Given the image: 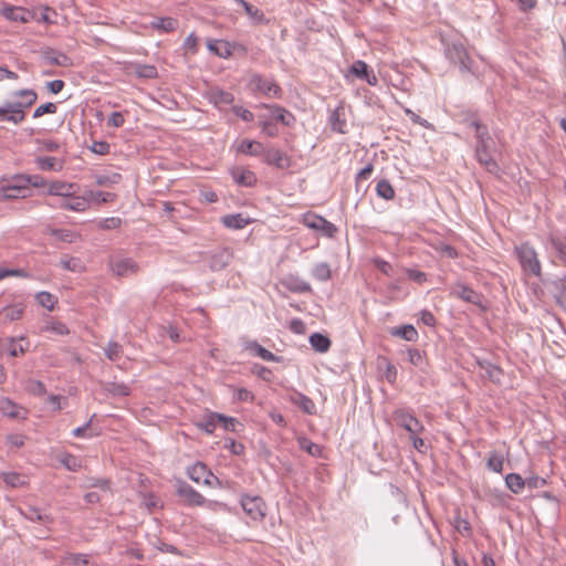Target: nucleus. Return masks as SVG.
I'll list each match as a JSON object with an SVG mask.
<instances>
[{
	"label": "nucleus",
	"mask_w": 566,
	"mask_h": 566,
	"mask_svg": "<svg viewBox=\"0 0 566 566\" xmlns=\"http://www.w3.org/2000/svg\"><path fill=\"white\" fill-rule=\"evenodd\" d=\"M245 349L249 350L252 355L262 358L265 361H281L282 357L274 355L266 348L262 347L258 342L251 340L245 344Z\"/></svg>",
	"instance_id": "22"
},
{
	"label": "nucleus",
	"mask_w": 566,
	"mask_h": 566,
	"mask_svg": "<svg viewBox=\"0 0 566 566\" xmlns=\"http://www.w3.org/2000/svg\"><path fill=\"white\" fill-rule=\"evenodd\" d=\"M25 178V175H19L12 178L11 182L9 184L10 190H18V192L27 193L30 189L29 184H24L22 180Z\"/></svg>",
	"instance_id": "52"
},
{
	"label": "nucleus",
	"mask_w": 566,
	"mask_h": 566,
	"mask_svg": "<svg viewBox=\"0 0 566 566\" xmlns=\"http://www.w3.org/2000/svg\"><path fill=\"white\" fill-rule=\"evenodd\" d=\"M221 221L224 227L234 230L243 229L249 223V219L242 213L227 214L222 217Z\"/></svg>",
	"instance_id": "26"
},
{
	"label": "nucleus",
	"mask_w": 566,
	"mask_h": 566,
	"mask_svg": "<svg viewBox=\"0 0 566 566\" xmlns=\"http://www.w3.org/2000/svg\"><path fill=\"white\" fill-rule=\"evenodd\" d=\"M0 13L7 20L20 23H27L31 19L30 12L20 7L4 6Z\"/></svg>",
	"instance_id": "18"
},
{
	"label": "nucleus",
	"mask_w": 566,
	"mask_h": 566,
	"mask_svg": "<svg viewBox=\"0 0 566 566\" xmlns=\"http://www.w3.org/2000/svg\"><path fill=\"white\" fill-rule=\"evenodd\" d=\"M265 147L261 142L252 139H242L237 145V153L248 156L259 157L264 153Z\"/></svg>",
	"instance_id": "20"
},
{
	"label": "nucleus",
	"mask_w": 566,
	"mask_h": 566,
	"mask_svg": "<svg viewBox=\"0 0 566 566\" xmlns=\"http://www.w3.org/2000/svg\"><path fill=\"white\" fill-rule=\"evenodd\" d=\"M122 219L118 217H109L98 221V228L103 230L118 229L122 226Z\"/></svg>",
	"instance_id": "53"
},
{
	"label": "nucleus",
	"mask_w": 566,
	"mask_h": 566,
	"mask_svg": "<svg viewBox=\"0 0 566 566\" xmlns=\"http://www.w3.org/2000/svg\"><path fill=\"white\" fill-rule=\"evenodd\" d=\"M369 71V67L366 62L361 60L355 61L349 67V73L355 75L356 77L363 80L366 73Z\"/></svg>",
	"instance_id": "48"
},
{
	"label": "nucleus",
	"mask_w": 566,
	"mask_h": 566,
	"mask_svg": "<svg viewBox=\"0 0 566 566\" xmlns=\"http://www.w3.org/2000/svg\"><path fill=\"white\" fill-rule=\"evenodd\" d=\"M0 122H10L17 125L22 123V116L19 115L18 117L15 114L8 109L6 104H3L0 106Z\"/></svg>",
	"instance_id": "50"
},
{
	"label": "nucleus",
	"mask_w": 566,
	"mask_h": 566,
	"mask_svg": "<svg viewBox=\"0 0 566 566\" xmlns=\"http://www.w3.org/2000/svg\"><path fill=\"white\" fill-rule=\"evenodd\" d=\"M263 161L266 165L274 166L277 169H286L291 166L290 157L276 148H265Z\"/></svg>",
	"instance_id": "12"
},
{
	"label": "nucleus",
	"mask_w": 566,
	"mask_h": 566,
	"mask_svg": "<svg viewBox=\"0 0 566 566\" xmlns=\"http://www.w3.org/2000/svg\"><path fill=\"white\" fill-rule=\"evenodd\" d=\"M311 346L318 353H325L331 347V340L327 336L321 333H314L310 336Z\"/></svg>",
	"instance_id": "32"
},
{
	"label": "nucleus",
	"mask_w": 566,
	"mask_h": 566,
	"mask_svg": "<svg viewBox=\"0 0 566 566\" xmlns=\"http://www.w3.org/2000/svg\"><path fill=\"white\" fill-rule=\"evenodd\" d=\"M35 298L42 307H44L49 311H52L56 303V297L53 294H51L49 292H44V291L39 292L36 294Z\"/></svg>",
	"instance_id": "44"
},
{
	"label": "nucleus",
	"mask_w": 566,
	"mask_h": 566,
	"mask_svg": "<svg viewBox=\"0 0 566 566\" xmlns=\"http://www.w3.org/2000/svg\"><path fill=\"white\" fill-rule=\"evenodd\" d=\"M57 207L64 210L84 212L90 209V198L86 197V193L83 196L69 195L61 199Z\"/></svg>",
	"instance_id": "10"
},
{
	"label": "nucleus",
	"mask_w": 566,
	"mask_h": 566,
	"mask_svg": "<svg viewBox=\"0 0 566 566\" xmlns=\"http://www.w3.org/2000/svg\"><path fill=\"white\" fill-rule=\"evenodd\" d=\"M298 446L302 450H304L305 452L313 457H319L322 454V448L317 443H314L313 441L308 440L307 438L298 439Z\"/></svg>",
	"instance_id": "42"
},
{
	"label": "nucleus",
	"mask_w": 566,
	"mask_h": 566,
	"mask_svg": "<svg viewBox=\"0 0 566 566\" xmlns=\"http://www.w3.org/2000/svg\"><path fill=\"white\" fill-rule=\"evenodd\" d=\"M93 178L94 182L101 187H109L118 184L122 180V176L117 172H113L111 175L95 174Z\"/></svg>",
	"instance_id": "35"
},
{
	"label": "nucleus",
	"mask_w": 566,
	"mask_h": 566,
	"mask_svg": "<svg viewBox=\"0 0 566 566\" xmlns=\"http://www.w3.org/2000/svg\"><path fill=\"white\" fill-rule=\"evenodd\" d=\"M390 335L400 337L407 342H417L419 337L417 329L410 324L392 327L390 329Z\"/></svg>",
	"instance_id": "25"
},
{
	"label": "nucleus",
	"mask_w": 566,
	"mask_h": 566,
	"mask_svg": "<svg viewBox=\"0 0 566 566\" xmlns=\"http://www.w3.org/2000/svg\"><path fill=\"white\" fill-rule=\"evenodd\" d=\"M25 517L33 522H45L48 520V515L43 514L38 507H29Z\"/></svg>",
	"instance_id": "63"
},
{
	"label": "nucleus",
	"mask_w": 566,
	"mask_h": 566,
	"mask_svg": "<svg viewBox=\"0 0 566 566\" xmlns=\"http://www.w3.org/2000/svg\"><path fill=\"white\" fill-rule=\"evenodd\" d=\"M125 118L122 112H113L107 118V126L119 128L124 125Z\"/></svg>",
	"instance_id": "62"
},
{
	"label": "nucleus",
	"mask_w": 566,
	"mask_h": 566,
	"mask_svg": "<svg viewBox=\"0 0 566 566\" xmlns=\"http://www.w3.org/2000/svg\"><path fill=\"white\" fill-rule=\"evenodd\" d=\"M323 219L324 218L318 214L307 212L303 214L302 222L305 227L310 229L318 230L319 223L322 222Z\"/></svg>",
	"instance_id": "47"
},
{
	"label": "nucleus",
	"mask_w": 566,
	"mask_h": 566,
	"mask_svg": "<svg viewBox=\"0 0 566 566\" xmlns=\"http://www.w3.org/2000/svg\"><path fill=\"white\" fill-rule=\"evenodd\" d=\"M408 360L411 365L420 367L423 364L424 357L419 349L410 348L408 349Z\"/></svg>",
	"instance_id": "61"
},
{
	"label": "nucleus",
	"mask_w": 566,
	"mask_h": 566,
	"mask_svg": "<svg viewBox=\"0 0 566 566\" xmlns=\"http://www.w3.org/2000/svg\"><path fill=\"white\" fill-rule=\"evenodd\" d=\"M454 294L468 303H471V304L480 303V298H481L480 294L467 285H458V289L454 292Z\"/></svg>",
	"instance_id": "31"
},
{
	"label": "nucleus",
	"mask_w": 566,
	"mask_h": 566,
	"mask_svg": "<svg viewBox=\"0 0 566 566\" xmlns=\"http://www.w3.org/2000/svg\"><path fill=\"white\" fill-rule=\"evenodd\" d=\"M111 268L113 273L119 277L136 274L139 270L137 262L130 258L115 259L112 261Z\"/></svg>",
	"instance_id": "11"
},
{
	"label": "nucleus",
	"mask_w": 566,
	"mask_h": 566,
	"mask_svg": "<svg viewBox=\"0 0 566 566\" xmlns=\"http://www.w3.org/2000/svg\"><path fill=\"white\" fill-rule=\"evenodd\" d=\"M44 331L54 333L56 335H67L70 333L67 326L64 323L59 322V321L49 322L44 326Z\"/></svg>",
	"instance_id": "49"
},
{
	"label": "nucleus",
	"mask_w": 566,
	"mask_h": 566,
	"mask_svg": "<svg viewBox=\"0 0 566 566\" xmlns=\"http://www.w3.org/2000/svg\"><path fill=\"white\" fill-rule=\"evenodd\" d=\"M514 253L524 273L533 276H541L542 264L537 252L528 242L521 243L514 249Z\"/></svg>",
	"instance_id": "2"
},
{
	"label": "nucleus",
	"mask_w": 566,
	"mask_h": 566,
	"mask_svg": "<svg viewBox=\"0 0 566 566\" xmlns=\"http://www.w3.org/2000/svg\"><path fill=\"white\" fill-rule=\"evenodd\" d=\"M176 494L185 506H203L207 505L210 510L217 507H226V504L217 501H207L205 496L193 489L189 483L182 480H177L175 483Z\"/></svg>",
	"instance_id": "1"
},
{
	"label": "nucleus",
	"mask_w": 566,
	"mask_h": 566,
	"mask_svg": "<svg viewBox=\"0 0 566 566\" xmlns=\"http://www.w3.org/2000/svg\"><path fill=\"white\" fill-rule=\"evenodd\" d=\"M504 464V457L495 451L489 454L486 468L495 473H502Z\"/></svg>",
	"instance_id": "39"
},
{
	"label": "nucleus",
	"mask_w": 566,
	"mask_h": 566,
	"mask_svg": "<svg viewBox=\"0 0 566 566\" xmlns=\"http://www.w3.org/2000/svg\"><path fill=\"white\" fill-rule=\"evenodd\" d=\"M22 180L24 184H29V187L32 186L34 188H41L46 185L44 177L41 175H25V178Z\"/></svg>",
	"instance_id": "64"
},
{
	"label": "nucleus",
	"mask_w": 566,
	"mask_h": 566,
	"mask_svg": "<svg viewBox=\"0 0 566 566\" xmlns=\"http://www.w3.org/2000/svg\"><path fill=\"white\" fill-rule=\"evenodd\" d=\"M230 174L234 182L241 187H252L258 181L255 174L244 167H234L230 170Z\"/></svg>",
	"instance_id": "14"
},
{
	"label": "nucleus",
	"mask_w": 566,
	"mask_h": 566,
	"mask_svg": "<svg viewBox=\"0 0 566 566\" xmlns=\"http://www.w3.org/2000/svg\"><path fill=\"white\" fill-rule=\"evenodd\" d=\"M25 311L23 303H15L4 306L0 310V322L2 324H9L22 318Z\"/></svg>",
	"instance_id": "16"
},
{
	"label": "nucleus",
	"mask_w": 566,
	"mask_h": 566,
	"mask_svg": "<svg viewBox=\"0 0 566 566\" xmlns=\"http://www.w3.org/2000/svg\"><path fill=\"white\" fill-rule=\"evenodd\" d=\"M187 475L196 483H203L211 486L213 481L218 485L221 484L220 480L207 468L202 462H197L187 469Z\"/></svg>",
	"instance_id": "8"
},
{
	"label": "nucleus",
	"mask_w": 566,
	"mask_h": 566,
	"mask_svg": "<svg viewBox=\"0 0 566 566\" xmlns=\"http://www.w3.org/2000/svg\"><path fill=\"white\" fill-rule=\"evenodd\" d=\"M45 233L53 237L55 240L61 242H73L77 237L76 233L70 229H55L48 227Z\"/></svg>",
	"instance_id": "27"
},
{
	"label": "nucleus",
	"mask_w": 566,
	"mask_h": 566,
	"mask_svg": "<svg viewBox=\"0 0 566 566\" xmlns=\"http://www.w3.org/2000/svg\"><path fill=\"white\" fill-rule=\"evenodd\" d=\"M107 391L116 397H126L130 394V388L123 382H111L107 386Z\"/></svg>",
	"instance_id": "46"
},
{
	"label": "nucleus",
	"mask_w": 566,
	"mask_h": 566,
	"mask_svg": "<svg viewBox=\"0 0 566 566\" xmlns=\"http://www.w3.org/2000/svg\"><path fill=\"white\" fill-rule=\"evenodd\" d=\"M104 352L105 356L112 361H117L123 354L122 345L117 342H109Z\"/></svg>",
	"instance_id": "45"
},
{
	"label": "nucleus",
	"mask_w": 566,
	"mask_h": 566,
	"mask_svg": "<svg viewBox=\"0 0 566 566\" xmlns=\"http://www.w3.org/2000/svg\"><path fill=\"white\" fill-rule=\"evenodd\" d=\"M392 419L397 426L403 428L409 436L420 434L424 430L423 424L417 419L412 411L407 408H399L392 412Z\"/></svg>",
	"instance_id": "3"
},
{
	"label": "nucleus",
	"mask_w": 566,
	"mask_h": 566,
	"mask_svg": "<svg viewBox=\"0 0 566 566\" xmlns=\"http://www.w3.org/2000/svg\"><path fill=\"white\" fill-rule=\"evenodd\" d=\"M2 479L7 485L14 489L23 488L28 484L27 478L17 472H4L2 473Z\"/></svg>",
	"instance_id": "34"
},
{
	"label": "nucleus",
	"mask_w": 566,
	"mask_h": 566,
	"mask_svg": "<svg viewBox=\"0 0 566 566\" xmlns=\"http://www.w3.org/2000/svg\"><path fill=\"white\" fill-rule=\"evenodd\" d=\"M56 111H57L56 105L52 102H48V103L42 104L35 108V111L33 113V117L38 118L45 114H55Z\"/></svg>",
	"instance_id": "55"
},
{
	"label": "nucleus",
	"mask_w": 566,
	"mask_h": 566,
	"mask_svg": "<svg viewBox=\"0 0 566 566\" xmlns=\"http://www.w3.org/2000/svg\"><path fill=\"white\" fill-rule=\"evenodd\" d=\"M376 192L385 200H391L395 197V189L387 179H381L377 182Z\"/></svg>",
	"instance_id": "38"
},
{
	"label": "nucleus",
	"mask_w": 566,
	"mask_h": 566,
	"mask_svg": "<svg viewBox=\"0 0 566 566\" xmlns=\"http://www.w3.org/2000/svg\"><path fill=\"white\" fill-rule=\"evenodd\" d=\"M78 189V186L76 184L66 182V181H52L48 186V195L55 196V197H65L69 195H73Z\"/></svg>",
	"instance_id": "21"
},
{
	"label": "nucleus",
	"mask_w": 566,
	"mask_h": 566,
	"mask_svg": "<svg viewBox=\"0 0 566 566\" xmlns=\"http://www.w3.org/2000/svg\"><path fill=\"white\" fill-rule=\"evenodd\" d=\"M22 342H25V338L22 337L19 340L11 339L8 347V352L11 356L17 357L27 350V348L22 345Z\"/></svg>",
	"instance_id": "56"
},
{
	"label": "nucleus",
	"mask_w": 566,
	"mask_h": 566,
	"mask_svg": "<svg viewBox=\"0 0 566 566\" xmlns=\"http://www.w3.org/2000/svg\"><path fill=\"white\" fill-rule=\"evenodd\" d=\"M13 96H19V97H28V102H7L4 103L6 106L8 107L9 111H11V113L15 114L18 117L19 115L22 116V122L24 120L25 118V109L29 108L30 106H32L35 102H36V98H38V95L36 93L33 91V90H30V88H24V90H20V91H17L13 93Z\"/></svg>",
	"instance_id": "6"
},
{
	"label": "nucleus",
	"mask_w": 566,
	"mask_h": 566,
	"mask_svg": "<svg viewBox=\"0 0 566 566\" xmlns=\"http://www.w3.org/2000/svg\"><path fill=\"white\" fill-rule=\"evenodd\" d=\"M447 59L457 64L462 72H472V60L461 43H451L446 49Z\"/></svg>",
	"instance_id": "4"
},
{
	"label": "nucleus",
	"mask_w": 566,
	"mask_h": 566,
	"mask_svg": "<svg viewBox=\"0 0 566 566\" xmlns=\"http://www.w3.org/2000/svg\"><path fill=\"white\" fill-rule=\"evenodd\" d=\"M85 193H86V197L90 198V205L92 202H96V203L113 202L116 198L115 193L106 192V191L88 190Z\"/></svg>",
	"instance_id": "37"
},
{
	"label": "nucleus",
	"mask_w": 566,
	"mask_h": 566,
	"mask_svg": "<svg viewBox=\"0 0 566 566\" xmlns=\"http://www.w3.org/2000/svg\"><path fill=\"white\" fill-rule=\"evenodd\" d=\"M505 484L511 492L520 494L524 490L526 482L518 473H509L505 476Z\"/></svg>",
	"instance_id": "28"
},
{
	"label": "nucleus",
	"mask_w": 566,
	"mask_h": 566,
	"mask_svg": "<svg viewBox=\"0 0 566 566\" xmlns=\"http://www.w3.org/2000/svg\"><path fill=\"white\" fill-rule=\"evenodd\" d=\"M493 145L485 142H476L475 158L489 172L497 174L500 168L491 154Z\"/></svg>",
	"instance_id": "7"
},
{
	"label": "nucleus",
	"mask_w": 566,
	"mask_h": 566,
	"mask_svg": "<svg viewBox=\"0 0 566 566\" xmlns=\"http://www.w3.org/2000/svg\"><path fill=\"white\" fill-rule=\"evenodd\" d=\"M95 415H93L88 421H86L82 427H77L72 431L73 437L75 438H93L97 436L96 432L91 431V426L93 422V418Z\"/></svg>",
	"instance_id": "43"
},
{
	"label": "nucleus",
	"mask_w": 566,
	"mask_h": 566,
	"mask_svg": "<svg viewBox=\"0 0 566 566\" xmlns=\"http://www.w3.org/2000/svg\"><path fill=\"white\" fill-rule=\"evenodd\" d=\"M260 126L263 130V133L269 137H275L279 135V129L276 125L269 119H260Z\"/></svg>",
	"instance_id": "57"
},
{
	"label": "nucleus",
	"mask_w": 566,
	"mask_h": 566,
	"mask_svg": "<svg viewBox=\"0 0 566 566\" xmlns=\"http://www.w3.org/2000/svg\"><path fill=\"white\" fill-rule=\"evenodd\" d=\"M35 165L42 171H61L64 167L63 160L51 156L36 157Z\"/></svg>",
	"instance_id": "23"
},
{
	"label": "nucleus",
	"mask_w": 566,
	"mask_h": 566,
	"mask_svg": "<svg viewBox=\"0 0 566 566\" xmlns=\"http://www.w3.org/2000/svg\"><path fill=\"white\" fill-rule=\"evenodd\" d=\"M217 419L222 423L226 430L235 431L237 426H240V422L233 417H227L221 413L217 415Z\"/></svg>",
	"instance_id": "59"
},
{
	"label": "nucleus",
	"mask_w": 566,
	"mask_h": 566,
	"mask_svg": "<svg viewBox=\"0 0 566 566\" xmlns=\"http://www.w3.org/2000/svg\"><path fill=\"white\" fill-rule=\"evenodd\" d=\"M549 243L556 252L559 261L566 265V243L553 235L549 238Z\"/></svg>",
	"instance_id": "41"
},
{
	"label": "nucleus",
	"mask_w": 566,
	"mask_h": 566,
	"mask_svg": "<svg viewBox=\"0 0 566 566\" xmlns=\"http://www.w3.org/2000/svg\"><path fill=\"white\" fill-rule=\"evenodd\" d=\"M212 98L216 104H231L234 99L232 93L226 92L222 90L214 91L212 93Z\"/></svg>",
	"instance_id": "54"
},
{
	"label": "nucleus",
	"mask_w": 566,
	"mask_h": 566,
	"mask_svg": "<svg viewBox=\"0 0 566 566\" xmlns=\"http://www.w3.org/2000/svg\"><path fill=\"white\" fill-rule=\"evenodd\" d=\"M250 86L253 91L261 92L269 97L280 98L282 94L281 87L272 80L265 78L259 74L252 75Z\"/></svg>",
	"instance_id": "9"
},
{
	"label": "nucleus",
	"mask_w": 566,
	"mask_h": 566,
	"mask_svg": "<svg viewBox=\"0 0 566 566\" xmlns=\"http://www.w3.org/2000/svg\"><path fill=\"white\" fill-rule=\"evenodd\" d=\"M312 275L318 281H327L331 277V268L328 263L321 262L314 265Z\"/></svg>",
	"instance_id": "40"
},
{
	"label": "nucleus",
	"mask_w": 566,
	"mask_h": 566,
	"mask_svg": "<svg viewBox=\"0 0 566 566\" xmlns=\"http://www.w3.org/2000/svg\"><path fill=\"white\" fill-rule=\"evenodd\" d=\"M371 262L382 274L387 276L392 275V265L389 262L381 258H374Z\"/></svg>",
	"instance_id": "58"
},
{
	"label": "nucleus",
	"mask_w": 566,
	"mask_h": 566,
	"mask_svg": "<svg viewBox=\"0 0 566 566\" xmlns=\"http://www.w3.org/2000/svg\"><path fill=\"white\" fill-rule=\"evenodd\" d=\"M264 107L271 109L272 117L285 126H291L295 122L293 114L284 107L279 105H264Z\"/></svg>",
	"instance_id": "24"
},
{
	"label": "nucleus",
	"mask_w": 566,
	"mask_h": 566,
	"mask_svg": "<svg viewBox=\"0 0 566 566\" xmlns=\"http://www.w3.org/2000/svg\"><path fill=\"white\" fill-rule=\"evenodd\" d=\"M237 3H239L240 6H242V8L244 9V12L249 15V18L254 22V23H263L265 21V15L264 13L258 9L256 7H253L252 4H250L249 2H247L245 0H234Z\"/></svg>",
	"instance_id": "30"
},
{
	"label": "nucleus",
	"mask_w": 566,
	"mask_h": 566,
	"mask_svg": "<svg viewBox=\"0 0 566 566\" xmlns=\"http://www.w3.org/2000/svg\"><path fill=\"white\" fill-rule=\"evenodd\" d=\"M239 46L238 43H231L226 40H210L208 41L209 51L213 52L217 56L228 59L232 55L233 51Z\"/></svg>",
	"instance_id": "15"
},
{
	"label": "nucleus",
	"mask_w": 566,
	"mask_h": 566,
	"mask_svg": "<svg viewBox=\"0 0 566 566\" xmlns=\"http://www.w3.org/2000/svg\"><path fill=\"white\" fill-rule=\"evenodd\" d=\"M470 126L475 130L476 142H485L489 144H494L492 137L489 134V129L485 125L481 124L479 120L473 119L470 122Z\"/></svg>",
	"instance_id": "36"
},
{
	"label": "nucleus",
	"mask_w": 566,
	"mask_h": 566,
	"mask_svg": "<svg viewBox=\"0 0 566 566\" xmlns=\"http://www.w3.org/2000/svg\"><path fill=\"white\" fill-rule=\"evenodd\" d=\"M0 408L3 413L10 418H19L20 416L19 408L9 399L2 400Z\"/></svg>",
	"instance_id": "51"
},
{
	"label": "nucleus",
	"mask_w": 566,
	"mask_h": 566,
	"mask_svg": "<svg viewBox=\"0 0 566 566\" xmlns=\"http://www.w3.org/2000/svg\"><path fill=\"white\" fill-rule=\"evenodd\" d=\"M317 231H321L327 238H333L337 232V228L334 223L324 218L319 223V229Z\"/></svg>",
	"instance_id": "60"
},
{
	"label": "nucleus",
	"mask_w": 566,
	"mask_h": 566,
	"mask_svg": "<svg viewBox=\"0 0 566 566\" xmlns=\"http://www.w3.org/2000/svg\"><path fill=\"white\" fill-rule=\"evenodd\" d=\"M150 27L163 32L175 31L178 27V21L174 18H157L150 22Z\"/></svg>",
	"instance_id": "33"
},
{
	"label": "nucleus",
	"mask_w": 566,
	"mask_h": 566,
	"mask_svg": "<svg viewBox=\"0 0 566 566\" xmlns=\"http://www.w3.org/2000/svg\"><path fill=\"white\" fill-rule=\"evenodd\" d=\"M289 400L297 406L303 412L307 415H315L316 413V406L315 402L304 394L294 390L291 395Z\"/></svg>",
	"instance_id": "19"
},
{
	"label": "nucleus",
	"mask_w": 566,
	"mask_h": 566,
	"mask_svg": "<svg viewBox=\"0 0 566 566\" xmlns=\"http://www.w3.org/2000/svg\"><path fill=\"white\" fill-rule=\"evenodd\" d=\"M233 254L228 248H220L213 251L210 255L209 268L212 271L223 270L232 260Z\"/></svg>",
	"instance_id": "13"
},
{
	"label": "nucleus",
	"mask_w": 566,
	"mask_h": 566,
	"mask_svg": "<svg viewBox=\"0 0 566 566\" xmlns=\"http://www.w3.org/2000/svg\"><path fill=\"white\" fill-rule=\"evenodd\" d=\"M43 57L48 64L57 66H66L70 61L69 56L64 53L51 49L43 53Z\"/></svg>",
	"instance_id": "29"
},
{
	"label": "nucleus",
	"mask_w": 566,
	"mask_h": 566,
	"mask_svg": "<svg viewBox=\"0 0 566 566\" xmlns=\"http://www.w3.org/2000/svg\"><path fill=\"white\" fill-rule=\"evenodd\" d=\"M281 284L286 290H289L290 292H293V293H308V292H312V287H311L310 283H307L306 281L302 280L297 275H293V274L286 275L285 277H283L281 280Z\"/></svg>",
	"instance_id": "17"
},
{
	"label": "nucleus",
	"mask_w": 566,
	"mask_h": 566,
	"mask_svg": "<svg viewBox=\"0 0 566 566\" xmlns=\"http://www.w3.org/2000/svg\"><path fill=\"white\" fill-rule=\"evenodd\" d=\"M240 503L244 513L253 521H262L265 517L266 505L262 497L243 495Z\"/></svg>",
	"instance_id": "5"
}]
</instances>
